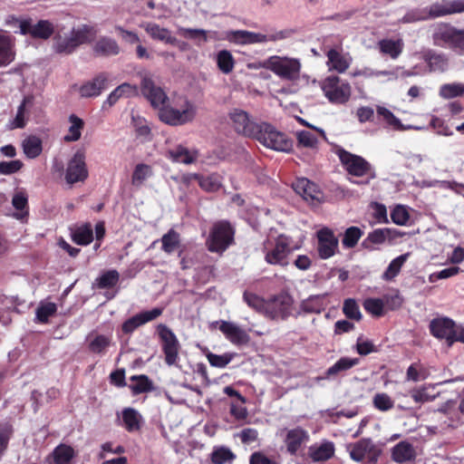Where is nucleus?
I'll return each mask as SVG.
<instances>
[{"label":"nucleus","mask_w":464,"mask_h":464,"mask_svg":"<svg viewBox=\"0 0 464 464\" xmlns=\"http://www.w3.org/2000/svg\"><path fill=\"white\" fill-rule=\"evenodd\" d=\"M98 30L93 25L82 24L69 33H57L53 40V49L60 54H71L81 44L91 43Z\"/></svg>","instance_id":"nucleus-1"},{"label":"nucleus","mask_w":464,"mask_h":464,"mask_svg":"<svg viewBox=\"0 0 464 464\" xmlns=\"http://www.w3.org/2000/svg\"><path fill=\"white\" fill-rule=\"evenodd\" d=\"M336 154L350 175L363 177L370 174V177L364 180H352L353 184L368 185L370 180L375 178V173L372 171L371 164L362 157L353 154L342 148L337 150Z\"/></svg>","instance_id":"nucleus-2"},{"label":"nucleus","mask_w":464,"mask_h":464,"mask_svg":"<svg viewBox=\"0 0 464 464\" xmlns=\"http://www.w3.org/2000/svg\"><path fill=\"white\" fill-rule=\"evenodd\" d=\"M263 146L281 152H289L293 148V140L268 122H262L258 134L255 137Z\"/></svg>","instance_id":"nucleus-3"},{"label":"nucleus","mask_w":464,"mask_h":464,"mask_svg":"<svg viewBox=\"0 0 464 464\" xmlns=\"http://www.w3.org/2000/svg\"><path fill=\"white\" fill-rule=\"evenodd\" d=\"M432 39L435 45L450 48L458 55H464V28L459 30L440 25L433 33Z\"/></svg>","instance_id":"nucleus-4"},{"label":"nucleus","mask_w":464,"mask_h":464,"mask_svg":"<svg viewBox=\"0 0 464 464\" xmlns=\"http://www.w3.org/2000/svg\"><path fill=\"white\" fill-rule=\"evenodd\" d=\"M235 229L226 220L215 223L207 240L208 250L213 253L224 252L234 242Z\"/></svg>","instance_id":"nucleus-5"},{"label":"nucleus","mask_w":464,"mask_h":464,"mask_svg":"<svg viewBox=\"0 0 464 464\" xmlns=\"http://www.w3.org/2000/svg\"><path fill=\"white\" fill-rule=\"evenodd\" d=\"M228 118L234 130L244 137L255 139L262 128L263 121L256 120L242 109H232L228 113Z\"/></svg>","instance_id":"nucleus-6"},{"label":"nucleus","mask_w":464,"mask_h":464,"mask_svg":"<svg viewBox=\"0 0 464 464\" xmlns=\"http://www.w3.org/2000/svg\"><path fill=\"white\" fill-rule=\"evenodd\" d=\"M268 68L281 79L295 81L299 78L301 63L297 58L287 56H271L267 60Z\"/></svg>","instance_id":"nucleus-7"},{"label":"nucleus","mask_w":464,"mask_h":464,"mask_svg":"<svg viewBox=\"0 0 464 464\" xmlns=\"http://www.w3.org/2000/svg\"><path fill=\"white\" fill-rule=\"evenodd\" d=\"M322 90L330 102L343 104L351 96V86L337 76L327 77L322 83Z\"/></svg>","instance_id":"nucleus-8"},{"label":"nucleus","mask_w":464,"mask_h":464,"mask_svg":"<svg viewBox=\"0 0 464 464\" xmlns=\"http://www.w3.org/2000/svg\"><path fill=\"white\" fill-rule=\"evenodd\" d=\"M294 299L286 292H281L267 301L266 316L273 320H285L293 314Z\"/></svg>","instance_id":"nucleus-9"},{"label":"nucleus","mask_w":464,"mask_h":464,"mask_svg":"<svg viewBox=\"0 0 464 464\" xmlns=\"http://www.w3.org/2000/svg\"><path fill=\"white\" fill-rule=\"evenodd\" d=\"M196 115L195 106L186 102L184 108L180 111L169 106H162L160 108L159 117L161 121L172 125H183L193 121Z\"/></svg>","instance_id":"nucleus-10"},{"label":"nucleus","mask_w":464,"mask_h":464,"mask_svg":"<svg viewBox=\"0 0 464 464\" xmlns=\"http://www.w3.org/2000/svg\"><path fill=\"white\" fill-rule=\"evenodd\" d=\"M158 334L162 342V351L165 355V362L168 365H175L179 359V343L175 334L165 324H159Z\"/></svg>","instance_id":"nucleus-11"},{"label":"nucleus","mask_w":464,"mask_h":464,"mask_svg":"<svg viewBox=\"0 0 464 464\" xmlns=\"http://www.w3.org/2000/svg\"><path fill=\"white\" fill-rule=\"evenodd\" d=\"M350 457L354 461L360 462L364 459L370 463H376L381 455V449L371 439L363 438L348 447Z\"/></svg>","instance_id":"nucleus-12"},{"label":"nucleus","mask_w":464,"mask_h":464,"mask_svg":"<svg viewBox=\"0 0 464 464\" xmlns=\"http://www.w3.org/2000/svg\"><path fill=\"white\" fill-rule=\"evenodd\" d=\"M140 90L154 108H160L168 102L166 92L160 86L155 83L149 72H144L141 76Z\"/></svg>","instance_id":"nucleus-13"},{"label":"nucleus","mask_w":464,"mask_h":464,"mask_svg":"<svg viewBox=\"0 0 464 464\" xmlns=\"http://www.w3.org/2000/svg\"><path fill=\"white\" fill-rule=\"evenodd\" d=\"M88 178V169L85 163V153L78 150L72 158L68 161L65 180L68 184L82 182Z\"/></svg>","instance_id":"nucleus-14"},{"label":"nucleus","mask_w":464,"mask_h":464,"mask_svg":"<svg viewBox=\"0 0 464 464\" xmlns=\"http://www.w3.org/2000/svg\"><path fill=\"white\" fill-rule=\"evenodd\" d=\"M317 252L322 259H328L335 255L338 250L339 240L334 232L324 227L317 231Z\"/></svg>","instance_id":"nucleus-15"},{"label":"nucleus","mask_w":464,"mask_h":464,"mask_svg":"<svg viewBox=\"0 0 464 464\" xmlns=\"http://www.w3.org/2000/svg\"><path fill=\"white\" fill-rule=\"evenodd\" d=\"M54 32L53 24L48 20H39L33 24L31 19H24L20 23V34H30L34 38L46 40Z\"/></svg>","instance_id":"nucleus-16"},{"label":"nucleus","mask_w":464,"mask_h":464,"mask_svg":"<svg viewBox=\"0 0 464 464\" xmlns=\"http://www.w3.org/2000/svg\"><path fill=\"white\" fill-rule=\"evenodd\" d=\"M455 327V322L448 317L434 318L429 325L431 335L437 339H445L449 347L452 346V334Z\"/></svg>","instance_id":"nucleus-17"},{"label":"nucleus","mask_w":464,"mask_h":464,"mask_svg":"<svg viewBox=\"0 0 464 464\" xmlns=\"http://www.w3.org/2000/svg\"><path fill=\"white\" fill-rule=\"evenodd\" d=\"M162 313L163 308L161 307H154L151 310L142 311L124 321L121 325V330L124 334H130L140 326L157 319Z\"/></svg>","instance_id":"nucleus-18"},{"label":"nucleus","mask_w":464,"mask_h":464,"mask_svg":"<svg viewBox=\"0 0 464 464\" xmlns=\"http://www.w3.org/2000/svg\"><path fill=\"white\" fill-rule=\"evenodd\" d=\"M290 252L291 249L286 237L279 236L273 249L266 253L265 260L270 265L286 266L288 265L287 256Z\"/></svg>","instance_id":"nucleus-19"},{"label":"nucleus","mask_w":464,"mask_h":464,"mask_svg":"<svg viewBox=\"0 0 464 464\" xmlns=\"http://www.w3.org/2000/svg\"><path fill=\"white\" fill-rule=\"evenodd\" d=\"M212 325H218V329L220 330V332L233 344H246L250 340V337L247 334V333L232 322H227L223 320L216 321L212 324Z\"/></svg>","instance_id":"nucleus-20"},{"label":"nucleus","mask_w":464,"mask_h":464,"mask_svg":"<svg viewBox=\"0 0 464 464\" xmlns=\"http://www.w3.org/2000/svg\"><path fill=\"white\" fill-rule=\"evenodd\" d=\"M109 76L106 72H100L93 79L85 82L79 89L80 95L83 98L99 96L108 88Z\"/></svg>","instance_id":"nucleus-21"},{"label":"nucleus","mask_w":464,"mask_h":464,"mask_svg":"<svg viewBox=\"0 0 464 464\" xmlns=\"http://www.w3.org/2000/svg\"><path fill=\"white\" fill-rule=\"evenodd\" d=\"M15 37L5 31H0V67H5L15 59Z\"/></svg>","instance_id":"nucleus-22"},{"label":"nucleus","mask_w":464,"mask_h":464,"mask_svg":"<svg viewBox=\"0 0 464 464\" xmlns=\"http://www.w3.org/2000/svg\"><path fill=\"white\" fill-rule=\"evenodd\" d=\"M422 60L430 72H444L450 67V60L446 53L429 49L423 52Z\"/></svg>","instance_id":"nucleus-23"},{"label":"nucleus","mask_w":464,"mask_h":464,"mask_svg":"<svg viewBox=\"0 0 464 464\" xmlns=\"http://www.w3.org/2000/svg\"><path fill=\"white\" fill-rule=\"evenodd\" d=\"M294 190L306 201H319L322 195L318 186L306 178H299L293 183Z\"/></svg>","instance_id":"nucleus-24"},{"label":"nucleus","mask_w":464,"mask_h":464,"mask_svg":"<svg viewBox=\"0 0 464 464\" xmlns=\"http://www.w3.org/2000/svg\"><path fill=\"white\" fill-rule=\"evenodd\" d=\"M309 439L308 432L301 427L289 430L285 439L287 452L291 455H296L302 445L306 443Z\"/></svg>","instance_id":"nucleus-25"},{"label":"nucleus","mask_w":464,"mask_h":464,"mask_svg":"<svg viewBox=\"0 0 464 464\" xmlns=\"http://www.w3.org/2000/svg\"><path fill=\"white\" fill-rule=\"evenodd\" d=\"M92 51L97 56L109 57L118 55L121 48L113 38L102 36L93 44Z\"/></svg>","instance_id":"nucleus-26"},{"label":"nucleus","mask_w":464,"mask_h":464,"mask_svg":"<svg viewBox=\"0 0 464 464\" xmlns=\"http://www.w3.org/2000/svg\"><path fill=\"white\" fill-rule=\"evenodd\" d=\"M398 236H401V234L396 229L377 228L368 234L367 237L362 242V246L371 248L372 245L382 244L386 239H392Z\"/></svg>","instance_id":"nucleus-27"},{"label":"nucleus","mask_w":464,"mask_h":464,"mask_svg":"<svg viewBox=\"0 0 464 464\" xmlns=\"http://www.w3.org/2000/svg\"><path fill=\"white\" fill-rule=\"evenodd\" d=\"M177 33L179 36L192 40L198 45L207 43L209 39H218L217 32H208L204 29L179 27Z\"/></svg>","instance_id":"nucleus-28"},{"label":"nucleus","mask_w":464,"mask_h":464,"mask_svg":"<svg viewBox=\"0 0 464 464\" xmlns=\"http://www.w3.org/2000/svg\"><path fill=\"white\" fill-rule=\"evenodd\" d=\"M86 340L89 342L88 349L91 353L103 355L111 344V336L92 332Z\"/></svg>","instance_id":"nucleus-29"},{"label":"nucleus","mask_w":464,"mask_h":464,"mask_svg":"<svg viewBox=\"0 0 464 464\" xmlns=\"http://www.w3.org/2000/svg\"><path fill=\"white\" fill-rule=\"evenodd\" d=\"M334 444L332 441H324L320 445L314 444L308 449V455L314 462L325 461L334 455Z\"/></svg>","instance_id":"nucleus-30"},{"label":"nucleus","mask_w":464,"mask_h":464,"mask_svg":"<svg viewBox=\"0 0 464 464\" xmlns=\"http://www.w3.org/2000/svg\"><path fill=\"white\" fill-rule=\"evenodd\" d=\"M324 297L325 295H310L305 300H303L300 304V310L296 313V315L304 314H320L324 310Z\"/></svg>","instance_id":"nucleus-31"},{"label":"nucleus","mask_w":464,"mask_h":464,"mask_svg":"<svg viewBox=\"0 0 464 464\" xmlns=\"http://www.w3.org/2000/svg\"><path fill=\"white\" fill-rule=\"evenodd\" d=\"M192 179L197 180L199 187L207 192H216L222 187V177L218 173L208 175L195 173Z\"/></svg>","instance_id":"nucleus-32"},{"label":"nucleus","mask_w":464,"mask_h":464,"mask_svg":"<svg viewBox=\"0 0 464 464\" xmlns=\"http://www.w3.org/2000/svg\"><path fill=\"white\" fill-rule=\"evenodd\" d=\"M144 28L150 36L154 40L164 42L165 44H178V39L171 35V33L169 29L160 27L155 23H148Z\"/></svg>","instance_id":"nucleus-33"},{"label":"nucleus","mask_w":464,"mask_h":464,"mask_svg":"<svg viewBox=\"0 0 464 464\" xmlns=\"http://www.w3.org/2000/svg\"><path fill=\"white\" fill-rule=\"evenodd\" d=\"M392 458L395 462L402 463L410 461L415 458V450L408 441H401L392 450Z\"/></svg>","instance_id":"nucleus-34"},{"label":"nucleus","mask_w":464,"mask_h":464,"mask_svg":"<svg viewBox=\"0 0 464 464\" xmlns=\"http://www.w3.org/2000/svg\"><path fill=\"white\" fill-rule=\"evenodd\" d=\"M292 34L291 30H281L266 34L249 32V44H264L267 42H276L290 37Z\"/></svg>","instance_id":"nucleus-35"},{"label":"nucleus","mask_w":464,"mask_h":464,"mask_svg":"<svg viewBox=\"0 0 464 464\" xmlns=\"http://www.w3.org/2000/svg\"><path fill=\"white\" fill-rule=\"evenodd\" d=\"M359 358H349V357H342L340 358L334 365L329 367L325 372V377L327 379L334 378L342 372H344L351 368L359 364Z\"/></svg>","instance_id":"nucleus-36"},{"label":"nucleus","mask_w":464,"mask_h":464,"mask_svg":"<svg viewBox=\"0 0 464 464\" xmlns=\"http://www.w3.org/2000/svg\"><path fill=\"white\" fill-rule=\"evenodd\" d=\"M137 92V87L130 85V83L124 82L115 88L107 97V99L102 103V110H106L113 106L118 100L126 95L129 96L131 93H135Z\"/></svg>","instance_id":"nucleus-37"},{"label":"nucleus","mask_w":464,"mask_h":464,"mask_svg":"<svg viewBox=\"0 0 464 464\" xmlns=\"http://www.w3.org/2000/svg\"><path fill=\"white\" fill-rule=\"evenodd\" d=\"M197 153L179 145L167 152V157L174 162L191 164L197 160Z\"/></svg>","instance_id":"nucleus-38"},{"label":"nucleus","mask_w":464,"mask_h":464,"mask_svg":"<svg viewBox=\"0 0 464 464\" xmlns=\"http://www.w3.org/2000/svg\"><path fill=\"white\" fill-rule=\"evenodd\" d=\"M122 422L129 432H135L141 427L142 417L135 409L126 408L122 411Z\"/></svg>","instance_id":"nucleus-39"},{"label":"nucleus","mask_w":464,"mask_h":464,"mask_svg":"<svg viewBox=\"0 0 464 464\" xmlns=\"http://www.w3.org/2000/svg\"><path fill=\"white\" fill-rule=\"evenodd\" d=\"M327 65L330 70H335L338 72H343L350 65L348 58L343 56L335 49H330L327 53Z\"/></svg>","instance_id":"nucleus-40"},{"label":"nucleus","mask_w":464,"mask_h":464,"mask_svg":"<svg viewBox=\"0 0 464 464\" xmlns=\"http://www.w3.org/2000/svg\"><path fill=\"white\" fill-rule=\"evenodd\" d=\"M160 241L162 251L168 255H171L180 246V235L171 228L162 236Z\"/></svg>","instance_id":"nucleus-41"},{"label":"nucleus","mask_w":464,"mask_h":464,"mask_svg":"<svg viewBox=\"0 0 464 464\" xmlns=\"http://www.w3.org/2000/svg\"><path fill=\"white\" fill-rule=\"evenodd\" d=\"M236 459L233 451L225 446L214 447L210 453L212 464H231Z\"/></svg>","instance_id":"nucleus-42"},{"label":"nucleus","mask_w":464,"mask_h":464,"mask_svg":"<svg viewBox=\"0 0 464 464\" xmlns=\"http://www.w3.org/2000/svg\"><path fill=\"white\" fill-rule=\"evenodd\" d=\"M69 121L71 126L69 127L68 133L64 136L63 140L67 142L76 141L81 138L84 122L75 114L69 116Z\"/></svg>","instance_id":"nucleus-43"},{"label":"nucleus","mask_w":464,"mask_h":464,"mask_svg":"<svg viewBox=\"0 0 464 464\" xmlns=\"http://www.w3.org/2000/svg\"><path fill=\"white\" fill-rule=\"evenodd\" d=\"M433 11L435 16H443L464 12V0H450L444 2Z\"/></svg>","instance_id":"nucleus-44"},{"label":"nucleus","mask_w":464,"mask_h":464,"mask_svg":"<svg viewBox=\"0 0 464 464\" xmlns=\"http://www.w3.org/2000/svg\"><path fill=\"white\" fill-rule=\"evenodd\" d=\"M23 150L26 157L34 159L38 157L42 150V140L36 136H29L23 141Z\"/></svg>","instance_id":"nucleus-45"},{"label":"nucleus","mask_w":464,"mask_h":464,"mask_svg":"<svg viewBox=\"0 0 464 464\" xmlns=\"http://www.w3.org/2000/svg\"><path fill=\"white\" fill-rule=\"evenodd\" d=\"M409 256L410 254L406 253L392 259V262L389 264L388 267L386 268V270L384 271L382 278L384 280L391 281L394 277H396L399 275L401 266L407 261Z\"/></svg>","instance_id":"nucleus-46"},{"label":"nucleus","mask_w":464,"mask_h":464,"mask_svg":"<svg viewBox=\"0 0 464 464\" xmlns=\"http://www.w3.org/2000/svg\"><path fill=\"white\" fill-rule=\"evenodd\" d=\"M130 380L135 382V383L130 386L133 394L149 392L154 389L153 382L147 375H133L130 377Z\"/></svg>","instance_id":"nucleus-47"},{"label":"nucleus","mask_w":464,"mask_h":464,"mask_svg":"<svg viewBox=\"0 0 464 464\" xmlns=\"http://www.w3.org/2000/svg\"><path fill=\"white\" fill-rule=\"evenodd\" d=\"M362 235L363 231L358 227H350L346 228L342 239L343 246L345 249L353 248Z\"/></svg>","instance_id":"nucleus-48"},{"label":"nucleus","mask_w":464,"mask_h":464,"mask_svg":"<svg viewBox=\"0 0 464 464\" xmlns=\"http://www.w3.org/2000/svg\"><path fill=\"white\" fill-rule=\"evenodd\" d=\"M93 239V231L90 224H85L74 230L72 233V240L77 245H89Z\"/></svg>","instance_id":"nucleus-49"},{"label":"nucleus","mask_w":464,"mask_h":464,"mask_svg":"<svg viewBox=\"0 0 464 464\" xmlns=\"http://www.w3.org/2000/svg\"><path fill=\"white\" fill-rule=\"evenodd\" d=\"M34 103V96L27 95L24 96L21 104L17 109V112L15 118L12 122V128H24L25 125L24 114L27 107H31Z\"/></svg>","instance_id":"nucleus-50"},{"label":"nucleus","mask_w":464,"mask_h":464,"mask_svg":"<svg viewBox=\"0 0 464 464\" xmlns=\"http://www.w3.org/2000/svg\"><path fill=\"white\" fill-rule=\"evenodd\" d=\"M53 455L56 464H69L74 456V450L71 446L61 444L54 449Z\"/></svg>","instance_id":"nucleus-51"},{"label":"nucleus","mask_w":464,"mask_h":464,"mask_svg":"<svg viewBox=\"0 0 464 464\" xmlns=\"http://www.w3.org/2000/svg\"><path fill=\"white\" fill-rule=\"evenodd\" d=\"M464 94V84L459 82L446 83L440 88V96L443 99H453Z\"/></svg>","instance_id":"nucleus-52"},{"label":"nucleus","mask_w":464,"mask_h":464,"mask_svg":"<svg viewBox=\"0 0 464 464\" xmlns=\"http://www.w3.org/2000/svg\"><path fill=\"white\" fill-rule=\"evenodd\" d=\"M12 205L16 210L20 211V213L15 214L16 218L23 219L28 215V200L25 193H15L12 199Z\"/></svg>","instance_id":"nucleus-53"},{"label":"nucleus","mask_w":464,"mask_h":464,"mask_svg":"<svg viewBox=\"0 0 464 464\" xmlns=\"http://www.w3.org/2000/svg\"><path fill=\"white\" fill-rule=\"evenodd\" d=\"M244 301L247 304L248 306L252 307L256 311L259 313H263L266 314L267 301H265L259 295L249 293L246 291L243 295Z\"/></svg>","instance_id":"nucleus-54"},{"label":"nucleus","mask_w":464,"mask_h":464,"mask_svg":"<svg viewBox=\"0 0 464 464\" xmlns=\"http://www.w3.org/2000/svg\"><path fill=\"white\" fill-rule=\"evenodd\" d=\"M217 63L218 69L226 74L231 72L234 68V58L227 50H222L218 53Z\"/></svg>","instance_id":"nucleus-55"},{"label":"nucleus","mask_w":464,"mask_h":464,"mask_svg":"<svg viewBox=\"0 0 464 464\" xmlns=\"http://www.w3.org/2000/svg\"><path fill=\"white\" fill-rule=\"evenodd\" d=\"M152 175V169L151 167L140 163L136 165L133 173H132V179L131 182L134 186H139L143 183L145 179H147L149 177Z\"/></svg>","instance_id":"nucleus-56"},{"label":"nucleus","mask_w":464,"mask_h":464,"mask_svg":"<svg viewBox=\"0 0 464 464\" xmlns=\"http://www.w3.org/2000/svg\"><path fill=\"white\" fill-rule=\"evenodd\" d=\"M14 433L13 426L9 422L0 423V457L7 449L10 439Z\"/></svg>","instance_id":"nucleus-57"},{"label":"nucleus","mask_w":464,"mask_h":464,"mask_svg":"<svg viewBox=\"0 0 464 464\" xmlns=\"http://www.w3.org/2000/svg\"><path fill=\"white\" fill-rule=\"evenodd\" d=\"M373 406L381 411H387L394 407V401L384 392L376 393L372 400Z\"/></svg>","instance_id":"nucleus-58"},{"label":"nucleus","mask_w":464,"mask_h":464,"mask_svg":"<svg viewBox=\"0 0 464 464\" xmlns=\"http://www.w3.org/2000/svg\"><path fill=\"white\" fill-rule=\"evenodd\" d=\"M223 39L236 44H249V31L230 30L226 32V35Z\"/></svg>","instance_id":"nucleus-59"},{"label":"nucleus","mask_w":464,"mask_h":464,"mask_svg":"<svg viewBox=\"0 0 464 464\" xmlns=\"http://www.w3.org/2000/svg\"><path fill=\"white\" fill-rule=\"evenodd\" d=\"M366 312L374 315L382 316L383 314L384 302L381 298H368L363 303Z\"/></svg>","instance_id":"nucleus-60"},{"label":"nucleus","mask_w":464,"mask_h":464,"mask_svg":"<svg viewBox=\"0 0 464 464\" xmlns=\"http://www.w3.org/2000/svg\"><path fill=\"white\" fill-rule=\"evenodd\" d=\"M392 222L399 226H404L410 219V214L405 206L397 205L391 212Z\"/></svg>","instance_id":"nucleus-61"},{"label":"nucleus","mask_w":464,"mask_h":464,"mask_svg":"<svg viewBox=\"0 0 464 464\" xmlns=\"http://www.w3.org/2000/svg\"><path fill=\"white\" fill-rule=\"evenodd\" d=\"M119 276V273L116 270H109L99 277L98 285L102 289L113 287L117 285Z\"/></svg>","instance_id":"nucleus-62"},{"label":"nucleus","mask_w":464,"mask_h":464,"mask_svg":"<svg viewBox=\"0 0 464 464\" xmlns=\"http://www.w3.org/2000/svg\"><path fill=\"white\" fill-rule=\"evenodd\" d=\"M343 312L349 319L360 321L362 318L359 305L354 299L348 298L344 301Z\"/></svg>","instance_id":"nucleus-63"},{"label":"nucleus","mask_w":464,"mask_h":464,"mask_svg":"<svg viewBox=\"0 0 464 464\" xmlns=\"http://www.w3.org/2000/svg\"><path fill=\"white\" fill-rule=\"evenodd\" d=\"M57 306L54 303L41 304L36 309V318L41 323H47L50 316L56 313Z\"/></svg>","instance_id":"nucleus-64"}]
</instances>
